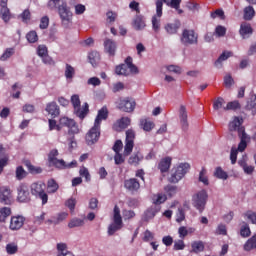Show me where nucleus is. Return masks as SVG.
I'll return each instance as SVG.
<instances>
[{"label": "nucleus", "mask_w": 256, "mask_h": 256, "mask_svg": "<svg viewBox=\"0 0 256 256\" xmlns=\"http://www.w3.org/2000/svg\"><path fill=\"white\" fill-rule=\"evenodd\" d=\"M58 15L64 27H69V25L73 23V12H71V8L67 5V2L62 1V3L58 5Z\"/></svg>", "instance_id": "2"}, {"label": "nucleus", "mask_w": 256, "mask_h": 256, "mask_svg": "<svg viewBox=\"0 0 256 256\" xmlns=\"http://www.w3.org/2000/svg\"><path fill=\"white\" fill-rule=\"evenodd\" d=\"M214 35L216 37H225V35H227V28H225L222 25L216 26L215 31H214Z\"/></svg>", "instance_id": "46"}, {"label": "nucleus", "mask_w": 256, "mask_h": 256, "mask_svg": "<svg viewBox=\"0 0 256 256\" xmlns=\"http://www.w3.org/2000/svg\"><path fill=\"white\" fill-rule=\"evenodd\" d=\"M114 153H121L123 151V142L121 140H117L113 147H112Z\"/></svg>", "instance_id": "60"}, {"label": "nucleus", "mask_w": 256, "mask_h": 256, "mask_svg": "<svg viewBox=\"0 0 256 256\" xmlns=\"http://www.w3.org/2000/svg\"><path fill=\"white\" fill-rule=\"evenodd\" d=\"M255 17V9H253V6H247L244 9V19L245 21H251Z\"/></svg>", "instance_id": "36"}, {"label": "nucleus", "mask_w": 256, "mask_h": 256, "mask_svg": "<svg viewBox=\"0 0 256 256\" xmlns=\"http://www.w3.org/2000/svg\"><path fill=\"white\" fill-rule=\"evenodd\" d=\"M161 17H163V2L156 1V15L152 17V29L155 33H159L161 29Z\"/></svg>", "instance_id": "7"}, {"label": "nucleus", "mask_w": 256, "mask_h": 256, "mask_svg": "<svg viewBox=\"0 0 256 256\" xmlns=\"http://www.w3.org/2000/svg\"><path fill=\"white\" fill-rule=\"evenodd\" d=\"M0 17L4 23L11 21V10L9 8H0Z\"/></svg>", "instance_id": "34"}, {"label": "nucleus", "mask_w": 256, "mask_h": 256, "mask_svg": "<svg viewBox=\"0 0 256 256\" xmlns=\"http://www.w3.org/2000/svg\"><path fill=\"white\" fill-rule=\"evenodd\" d=\"M141 127L144 131H151L155 127V124L149 120H141Z\"/></svg>", "instance_id": "52"}, {"label": "nucleus", "mask_w": 256, "mask_h": 256, "mask_svg": "<svg viewBox=\"0 0 256 256\" xmlns=\"http://www.w3.org/2000/svg\"><path fill=\"white\" fill-rule=\"evenodd\" d=\"M104 49L106 53H109V55H115V52L117 51V43L114 40H111L107 38L104 41Z\"/></svg>", "instance_id": "20"}, {"label": "nucleus", "mask_w": 256, "mask_h": 256, "mask_svg": "<svg viewBox=\"0 0 256 256\" xmlns=\"http://www.w3.org/2000/svg\"><path fill=\"white\" fill-rule=\"evenodd\" d=\"M165 191L167 195H169V197H173L174 195L177 194V186L168 185L165 187Z\"/></svg>", "instance_id": "59"}, {"label": "nucleus", "mask_w": 256, "mask_h": 256, "mask_svg": "<svg viewBox=\"0 0 256 256\" xmlns=\"http://www.w3.org/2000/svg\"><path fill=\"white\" fill-rule=\"evenodd\" d=\"M246 111H251L252 115H256V95L252 94L245 106Z\"/></svg>", "instance_id": "27"}, {"label": "nucleus", "mask_w": 256, "mask_h": 256, "mask_svg": "<svg viewBox=\"0 0 256 256\" xmlns=\"http://www.w3.org/2000/svg\"><path fill=\"white\" fill-rule=\"evenodd\" d=\"M132 27L136 30V31H142V29L144 27H146L145 25V20L143 19V16H139L137 15L132 22Z\"/></svg>", "instance_id": "26"}, {"label": "nucleus", "mask_w": 256, "mask_h": 256, "mask_svg": "<svg viewBox=\"0 0 256 256\" xmlns=\"http://www.w3.org/2000/svg\"><path fill=\"white\" fill-rule=\"evenodd\" d=\"M135 140V131L129 129L126 131V141L124 146V156L127 157L133 152Z\"/></svg>", "instance_id": "10"}, {"label": "nucleus", "mask_w": 256, "mask_h": 256, "mask_svg": "<svg viewBox=\"0 0 256 256\" xmlns=\"http://www.w3.org/2000/svg\"><path fill=\"white\" fill-rule=\"evenodd\" d=\"M0 203H2V205H11V203H13L11 190L5 186L0 187Z\"/></svg>", "instance_id": "12"}, {"label": "nucleus", "mask_w": 256, "mask_h": 256, "mask_svg": "<svg viewBox=\"0 0 256 256\" xmlns=\"http://www.w3.org/2000/svg\"><path fill=\"white\" fill-rule=\"evenodd\" d=\"M240 235L241 237H249L251 235V229H249V225H244L240 229Z\"/></svg>", "instance_id": "61"}, {"label": "nucleus", "mask_w": 256, "mask_h": 256, "mask_svg": "<svg viewBox=\"0 0 256 256\" xmlns=\"http://www.w3.org/2000/svg\"><path fill=\"white\" fill-rule=\"evenodd\" d=\"M46 111L52 117L59 116V106L57 105L56 102H50L49 104H47Z\"/></svg>", "instance_id": "28"}, {"label": "nucleus", "mask_w": 256, "mask_h": 256, "mask_svg": "<svg viewBox=\"0 0 256 256\" xmlns=\"http://www.w3.org/2000/svg\"><path fill=\"white\" fill-rule=\"evenodd\" d=\"M18 201L20 203H27L29 201V188L25 184L18 187Z\"/></svg>", "instance_id": "15"}, {"label": "nucleus", "mask_w": 256, "mask_h": 256, "mask_svg": "<svg viewBox=\"0 0 256 256\" xmlns=\"http://www.w3.org/2000/svg\"><path fill=\"white\" fill-rule=\"evenodd\" d=\"M209 199V194L207 190H200L192 196V205L200 213L205 211V205H207V200Z\"/></svg>", "instance_id": "4"}, {"label": "nucleus", "mask_w": 256, "mask_h": 256, "mask_svg": "<svg viewBox=\"0 0 256 256\" xmlns=\"http://www.w3.org/2000/svg\"><path fill=\"white\" fill-rule=\"evenodd\" d=\"M109 116V111L107 110V107H103L98 111V115L95 119L94 125H98V127H101V122L105 121L107 117Z\"/></svg>", "instance_id": "23"}, {"label": "nucleus", "mask_w": 256, "mask_h": 256, "mask_svg": "<svg viewBox=\"0 0 256 256\" xmlns=\"http://www.w3.org/2000/svg\"><path fill=\"white\" fill-rule=\"evenodd\" d=\"M101 126L94 124V126L89 130L86 134V143L87 145H95L97 141H99V137H101Z\"/></svg>", "instance_id": "9"}, {"label": "nucleus", "mask_w": 256, "mask_h": 256, "mask_svg": "<svg viewBox=\"0 0 256 256\" xmlns=\"http://www.w3.org/2000/svg\"><path fill=\"white\" fill-rule=\"evenodd\" d=\"M225 106V100L222 97L217 98L213 103V109L215 111H219V109H223Z\"/></svg>", "instance_id": "49"}, {"label": "nucleus", "mask_w": 256, "mask_h": 256, "mask_svg": "<svg viewBox=\"0 0 256 256\" xmlns=\"http://www.w3.org/2000/svg\"><path fill=\"white\" fill-rule=\"evenodd\" d=\"M45 191V183L43 182H38V183H33L31 185V193L32 195L36 196Z\"/></svg>", "instance_id": "29"}, {"label": "nucleus", "mask_w": 256, "mask_h": 256, "mask_svg": "<svg viewBox=\"0 0 256 256\" xmlns=\"http://www.w3.org/2000/svg\"><path fill=\"white\" fill-rule=\"evenodd\" d=\"M15 55V49L8 48L5 50V52L1 55L0 61H7V59H11Z\"/></svg>", "instance_id": "42"}, {"label": "nucleus", "mask_w": 256, "mask_h": 256, "mask_svg": "<svg viewBox=\"0 0 256 256\" xmlns=\"http://www.w3.org/2000/svg\"><path fill=\"white\" fill-rule=\"evenodd\" d=\"M40 29H47L49 27V16H43L40 20Z\"/></svg>", "instance_id": "64"}, {"label": "nucleus", "mask_w": 256, "mask_h": 256, "mask_svg": "<svg viewBox=\"0 0 256 256\" xmlns=\"http://www.w3.org/2000/svg\"><path fill=\"white\" fill-rule=\"evenodd\" d=\"M62 127H68L69 135H77V133H79V126L73 119H69L68 117H62L60 118V124H57V121L55 120H49L50 131H53V129H56V131H61Z\"/></svg>", "instance_id": "1"}, {"label": "nucleus", "mask_w": 256, "mask_h": 256, "mask_svg": "<svg viewBox=\"0 0 256 256\" xmlns=\"http://www.w3.org/2000/svg\"><path fill=\"white\" fill-rule=\"evenodd\" d=\"M178 117H179L182 131H188L189 130V116L187 114V107L185 105H180V108L178 110Z\"/></svg>", "instance_id": "11"}, {"label": "nucleus", "mask_w": 256, "mask_h": 256, "mask_svg": "<svg viewBox=\"0 0 256 256\" xmlns=\"http://www.w3.org/2000/svg\"><path fill=\"white\" fill-rule=\"evenodd\" d=\"M252 249H256V236H252L244 244V251H252Z\"/></svg>", "instance_id": "37"}, {"label": "nucleus", "mask_w": 256, "mask_h": 256, "mask_svg": "<svg viewBox=\"0 0 256 256\" xmlns=\"http://www.w3.org/2000/svg\"><path fill=\"white\" fill-rule=\"evenodd\" d=\"M189 169H191V165H189V163H181L176 168H173L171 171V176L169 177V182L179 183L181 179L187 175Z\"/></svg>", "instance_id": "3"}, {"label": "nucleus", "mask_w": 256, "mask_h": 256, "mask_svg": "<svg viewBox=\"0 0 256 256\" xmlns=\"http://www.w3.org/2000/svg\"><path fill=\"white\" fill-rule=\"evenodd\" d=\"M19 251V246L16 243H9L6 245V252L8 255H15Z\"/></svg>", "instance_id": "45"}, {"label": "nucleus", "mask_w": 256, "mask_h": 256, "mask_svg": "<svg viewBox=\"0 0 256 256\" xmlns=\"http://www.w3.org/2000/svg\"><path fill=\"white\" fill-rule=\"evenodd\" d=\"M131 125V119L129 117H123L118 120V127L120 129H127L128 126Z\"/></svg>", "instance_id": "47"}, {"label": "nucleus", "mask_w": 256, "mask_h": 256, "mask_svg": "<svg viewBox=\"0 0 256 256\" xmlns=\"http://www.w3.org/2000/svg\"><path fill=\"white\" fill-rule=\"evenodd\" d=\"M181 27V22L175 21L173 23L166 24L164 29L169 35H175Z\"/></svg>", "instance_id": "24"}, {"label": "nucleus", "mask_w": 256, "mask_h": 256, "mask_svg": "<svg viewBox=\"0 0 256 256\" xmlns=\"http://www.w3.org/2000/svg\"><path fill=\"white\" fill-rule=\"evenodd\" d=\"M239 33L242 37V39H249L251 35H253V28L251 27V24L244 22L240 25Z\"/></svg>", "instance_id": "16"}, {"label": "nucleus", "mask_w": 256, "mask_h": 256, "mask_svg": "<svg viewBox=\"0 0 256 256\" xmlns=\"http://www.w3.org/2000/svg\"><path fill=\"white\" fill-rule=\"evenodd\" d=\"M64 75L67 81H73V77H75V68L70 64H66Z\"/></svg>", "instance_id": "33"}, {"label": "nucleus", "mask_w": 256, "mask_h": 256, "mask_svg": "<svg viewBox=\"0 0 256 256\" xmlns=\"http://www.w3.org/2000/svg\"><path fill=\"white\" fill-rule=\"evenodd\" d=\"M214 177H217V179H227L229 176L227 175V172L223 171L222 167H217L214 172Z\"/></svg>", "instance_id": "48"}, {"label": "nucleus", "mask_w": 256, "mask_h": 256, "mask_svg": "<svg viewBox=\"0 0 256 256\" xmlns=\"http://www.w3.org/2000/svg\"><path fill=\"white\" fill-rule=\"evenodd\" d=\"M241 123H243L242 119H239V117H234L233 120L230 121L228 125L230 133H233V131H237L239 136V129H245V127L241 126Z\"/></svg>", "instance_id": "18"}, {"label": "nucleus", "mask_w": 256, "mask_h": 256, "mask_svg": "<svg viewBox=\"0 0 256 256\" xmlns=\"http://www.w3.org/2000/svg\"><path fill=\"white\" fill-rule=\"evenodd\" d=\"M25 223V217L23 216H13L10 220V229L12 231H19Z\"/></svg>", "instance_id": "14"}, {"label": "nucleus", "mask_w": 256, "mask_h": 256, "mask_svg": "<svg viewBox=\"0 0 256 256\" xmlns=\"http://www.w3.org/2000/svg\"><path fill=\"white\" fill-rule=\"evenodd\" d=\"M236 109H241V104H239V101L229 102L226 107H224V111H236Z\"/></svg>", "instance_id": "43"}, {"label": "nucleus", "mask_w": 256, "mask_h": 256, "mask_svg": "<svg viewBox=\"0 0 256 256\" xmlns=\"http://www.w3.org/2000/svg\"><path fill=\"white\" fill-rule=\"evenodd\" d=\"M84 225H85V221L79 218H74L68 223L69 229H74V227H83Z\"/></svg>", "instance_id": "39"}, {"label": "nucleus", "mask_w": 256, "mask_h": 256, "mask_svg": "<svg viewBox=\"0 0 256 256\" xmlns=\"http://www.w3.org/2000/svg\"><path fill=\"white\" fill-rule=\"evenodd\" d=\"M229 57H233V52L231 51H224L218 59L215 61L214 65L217 67V69H221L223 67V61H227Z\"/></svg>", "instance_id": "22"}, {"label": "nucleus", "mask_w": 256, "mask_h": 256, "mask_svg": "<svg viewBox=\"0 0 256 256\" xmlns=\"http://www.w3.org/2000/svg\"><path fill=\"white\" fill-rule=\"evenodd\" d=\"M171 167V158L166 157L162 159L159 163V169L161 173H167L169 171V168Z\"/></svg>", "instance_id": "31"}, {"label": "nucleus", "mask_w": 256, "mask_h": 256, "mask_svg": "<svg viewBox=\"0 0 256 256\" xmlns=\"http://www.w3.org/2000/svg\"><path fill=\"white\" fill-rule=\"evenodd\" d=\"M161 211V206L159 205H152L148 208L144 214V221H151Z\"/></svg>", "instance_id": "17"}, {"label": "nucleus", "mask_w": 256, "mask_h": 256, "mask_svg": "<svg viewBox=\"0 0 256 256\" xmlns=\"http://www.w3.org/2000/svg\"><path fill=\"white\" fill-rule=\"evenodd\" d=\"M125 187L126 189H129V191H137L139 187H141V184H139L137 179L131 178L125 181Z\"/></svg>", "instance_id": "30"}, {"label": "nucleus", "mask_w": 256, "mask_h": 256, "mask_svg": "<svg viewBox=\"0 0 256 256\" xmlns=\"http://www.w3.org/2000/svg\"><path fill=\"white\" fill-rule=\"evenodd\" d=\"M87 85H92L93 87H99V85H101V79L97 77H91L88 79Z\"/></svg>", "instance_id": "62"}, {"label": "nucleus", "mask_w": 256, "mask_h": 256, "mask_svg": "<svg viewBox=\"0 0 256 256\" xmlns=\"http://www.w3.org/2000/svg\"><path fill=\"white\" fill-rule=\"evenodd\" d=\"M124 65H128V67H130L132 75H137L139 73V69L134 65L133 59H131V57L126 58Z\"/></svg>", "instance_id": "44"}, {"label": "nucleus", "mask_w": 256, "mask_h": 256, "mask_svg": "<svg viewBox=\"0 0 256 256\" xmlns=\"http://www.w3.org/2000/svg\"><path fill=\"white\" fill-rule=\"evenodd\" d=\"M75 15H83L85 11H87V8L83 4H76L74 5Z\"/></svg>", "instance_id": "55"}, {"label": "nucleus", "mask_w": 256, "mask_h": 256, "mask_svg": "<svg viewBox=\"0 0 256 256\" xmlns=\"http://www.w3.org/2000/svg\"><path fill=\"white\" fill-rule=\"evenodd\" d=\"M74 113L76 114L79 119H85L87 114L89 113V104L86 102L83 106H78L74 108Z\"/></svg>", "instance_id": "21"}, {"label": "nucleus", "mask_w": 256, "mask_h": 256, "mask_svg": "<svg viewBox=\"0 0 256 256\" xmlns=\"http://www.w3.org/2000/svg\"><path fill=\"white\" fill-rule=\"evenodd\" d=\"M233 83H235V81L233 80V77H231V74H227L224 77V85L227 89H231V87L233 86Z\"/></svg>", "instance_id": "54"}, {"label": "nucleus", "mask_w": 256, "mask_h": 256, "mask_svg": "<svg viewBox=\"0 0 256 256\" xmlns=\"http://www.w3.org/2000/svg\"><path fill=\"white\" fill-rule=\"evenodd\" d=\"M114 223L110 224L108 227V235L109 237L115 235L119 229L123 227V218H121V210L119 206L115 205L114 207V216H113Z\"/></svg>", "instance_id": "5"}, {"label": "nucleus", "mask_w": 256, "mask_h": 256, "mask_svg": "<svg viewBox=\"0 0 256 256\" xmlns=\"http://www.w3.org/2000/svg\"><path fill=\"white\" fill-rule=\"evenodd\" d=\"M50 165L56 167V169H67V167H75L77 165V161H72L67 165L65 160L56 158V160L50 162Z\"/></svg>", "instance_id": "19"}, {"label": "nucleus", "mask_w": 256, "mask_h": 256, "mask_svg": "<svg viewBox=\"0 0 256 256\" xmlns=\"http://www.w3.org/2000/svg\"><path fill=\"white\" fill-rule=\"evenodd\" d=\"M59 157V150L57 149H52L49 154H48V161L49 163H52Z\"/></svg>", "instance_id": "56"}, {"label": "nucleus", "mask_w": 256, "mask_h": 256, "mask_svg": "<svg viewBox=\"0 0 256 256\" xmlns=\"http://www.w3.org/2000/svg\"><path fill=\"white\" fill-rule=\"evenodd\" d=\"M193 253H201V251H204L205 245L201 241H195L191 245Z\"/></svg>", "instance_id": "40"}, {"label": "nucleus", "mask_w": 256, "mask_h": 256, "mask_svg": "<svg viewBox=\"0 0 256 256\" xmlns=\"http://www.w3.org/2000/svg\"><path fill=\"white\" fill-rule=\"evenodd\" d=\"M137 103L131 97L120 98L118 101V109L125 113H133L135 111Z\"/></svg>", "instance_id": "8"}, {"label": "nucleus", "mask_w": 256, "mask_h": 256, "mask_svg": "<svg viewBox=\"0 0 256 256\" xmlns=\"http://www.w3.org/2000/svg\"><path fill=\"white\" fill-rule=\"evenodd\" d=\"M216 235H227V226L225 224H219L216 228Z\"/></svg>", "instance_id": "63"}, {"label": "nucleus", "mask_w": 256, "mask_h": 256, "mask_svg": "<svg viewBox=\"0 0 256 256\" xmlns=\"http://www.w3.org/2000/svg\"><path fill=\"white\" fill-rule=\"evenodd\" d=\"M199 181L204 185H209V178H207V170L202 169L199 174Z\"/></svg>", "instance_id": "53"}, {"label": "nucleus", "mask_w": 256, "mask_h": 256, "mask_svg": "<svg viewBox=\"0 0 256 256\" xmlns=\"http://www.w3.org/2000/svg\"><path fill=\"white\" fill-rule=\"evenodd\" d=\"M88 59L92 67H97V65H99V61H101V56L99 55V52L93 51L89 53Z\"/></svg>", "instance_id": "32"}, {"label": "nucleus", "mask_w": 256, "mask_h": 256, "mask_svg": "<svg viewBox=\"0 0 256 256\" xmlns=\"http://www.w3.org/2000/svg\"><path fill=\"white\" fill-rule=\"evenodd\" d=\"M176 221L177 223L185 221V210L183 208H178V212L176 213Z\"/></svg>", "instance_id": "58"}, {"label": "nucleus", "mask_w": 256, "mask_h": 256, "mask_svg": "<svg viewBox=\"0 0 256 256\" xmlns=\"http://www.w3.org/2000/svg\"><path fill=\"white\" fill-rule=\"evenodd\" d=\"M26 39L29 43H37L39 36H37V32L36 31H30L27 35H26Z\"/></svg>", "instance_id": "51"}, {"label": "nucleus", "mask_w": 256, "mask_h": 256, "mask_svg": "<svg viewBox=\"0 0 256 256\" xmlns=\"http://www.w3.org/2000/svg\"><path fill=\"white\" fill-rule=\"evenodd\" d=\"M238 137L240 139V143L238 145V151L243 153V151H245V149H247V143H249V141H251V138L249 137V135H247V133H245V128L239 129Z\"/></svg>", "instance_id": "13"}, {"label": "nucleus", "mask_w": 256, "mask_h": 256, "mask_svg": "<svg viewBox=\"0 0 256 256\" xmlns=\"http://www.w3.org/2000/svg\"><path fill=\"white\" fill-rule=\"evenodd\" d=\"M47 189L50 193H57L59 189V184H57L55 179H50L47 182Z\"/></svg>", "instance_id": "38"}, {"label": "nucleus", "mask_w": 256, "mask_h": 256, "mask_svg": "<svg viewBox=\"0 0 256 256\" xmlns=\"http://www.w3.org/2000/svg\"><path fill=\"white\" fill-rule=\"evenodd\" d=\"M167 201V196L164 194H157L153 197L154 205H161V203H165Z\"/></svg>", "instance_id": "50"}, {"label": "nucleus", "mask_w": 256, "mask_h": 256, "mask_svg": "<svg viewBox=\"0 0 256 256\" xmlns=\"http://www.w3.org/2000/svg\"><path fill=\"white\" fill-rule=\"evenodd\" d=\"M143 160V156L141 155V153H137L134 154L132 156H130V158L128 159V163L129 165H134L135 167H137V165H139V162H141Z\"/></svg>", "instance_id": "35"}, {"label": "nucleus", "mask_w": 256, "mask_h": 256, "mask_svg": "<svg viewBox=\"0 0 256 256\" xmlns=\"http://www.w3.org/2000/svg\"><path fill=\"white\" fill-rule=\"evenodd\" d=\"M131 66L126 65V64H121L116 67V75H124L125 77L133 74V70L130 68Z\"/></svg>", "instance_id": "25"}, {"label": "nucleus", "mask_w": 256, "mask_h": 256, "mask_svg": "<svg viewBox=\"0 0 256 256\" xmlns=\"http://www.w3.org/2000/svg\"><path fill=\"white\" fill-rule=\"evenodd\" d=\"M11 215V208L9 207H3L0 209V221L2 223H5V220L7 219V217H9Z\"/></svg>", "instance_id": "41"}, {"label": "nucleus", "mask_w": 256, "mask_h": 256, "mask_svg": "<svg viewBox=\"0 0 256 256\" xmlns=\"http://www.w3.org/2000/svg\"><path fill=\"white\" fill-rule=\"evenodd\" d=\"M27 177V172L21 166L17 167L16 169V178L21 181V179H25Z\"/></svg>", "instance_id": "57"}, {"label": "nucleus", "mask_w": 256, "mask_h": 256, "mask_svg": "<svg viewBox=\"0 0 256 256\" xmlns=\"http://www.w3.org/2000/svg\"><path fill=\"white\" fill-rule=\"evenodd\" d=\"M180 41L185 47H188V45H197L199 43V34L194 30L184 29Z\"/></svg>", "instance_id": "6"}]
</instances>
